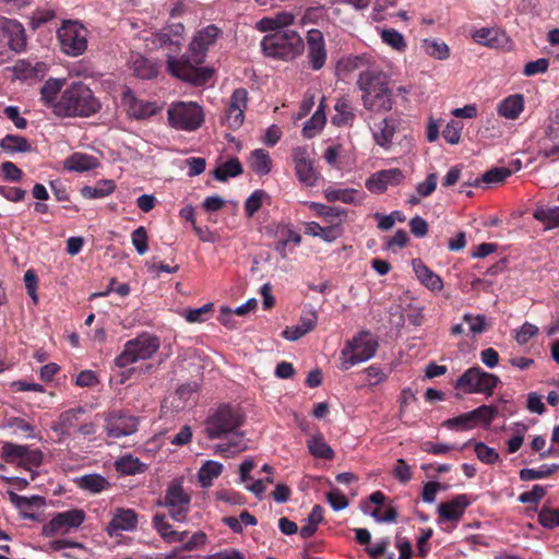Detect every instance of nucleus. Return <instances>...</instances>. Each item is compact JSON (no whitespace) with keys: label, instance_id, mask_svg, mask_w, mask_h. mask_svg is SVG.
Returning <instances> with one entry per match:
<instances>
[{"label":"nucleus","instance_id":"obj_1","mask_svg":"<svg viewBox=\"0 0 559 559\" xmlns=\"http://www.w3.org/2000/svg\"><path fill=\"white\" fill-rule=\"evenodd\" d=\"M222 31L214 24L198 31L189 44V53L177 58L167 56V71L175 78L195 86L205 85L213 76V69L201 67L209 48L215 44Z\"/></svg>","mask_w":559,"mask_h":559},{"label":"nucleus","instance_id":"obj_2","mask_svg":"<svg viewBox=\"0 0 559 559\" xmlns=\"http://www.w3.org/2000/svg\"><path fill=\"white\" fill-rule=\"evenodd\" d=\"M389 76L379 70H366L359 73L357 85L362 92L364 107L372 112H388L393 108V92L389 86Z\"/></svg>","mask_w":559,"mask_h":559},{"label":"nucleus","instance_id":"obj_3","mask_svg":"<svg viewBox=\"0 0 559 559\" xmlns=\"http://www.w3.org/2000/svg\"><path fill=\"white\" fill-rule=\"evenodd\" d=\"M100 103L83 82H72L61 93L55 106V115L66 117H91L100 110Z\"/></svg>","mask_w":559,"mask_h":559},{"label":"nucleus","instance_id":"obj_4","mask_svg":"<svg viewBox=\"0 0 559 559\" xmlns=\"http://www.w3.org/2000/svg\"><path fill=\"white\" fill-rule=\"evenodd\" d=\"M261 49L267 57L292 61L305 51V41L296 31H277L262 38Z\"/></svg>","mask_w":559,"mask_h":559},{"label":"nucleus","instance_id":"obj_5","mask_svg":"<svg viewBox=\"0 0 559 559\" xmlns=\"http://www.w3.org/2000/svg\"><path fill=\"white\" fill-rule=\"evenodd\" d=\"M160 347L159 338L150 333H142L129 340L122 352L115 358V365L124 368L139 360L150 359Z\"/></svg>","mask_w":559,"mask_h":559},{"label":"nucleus","instance_id":"obj_6","mask_svg":"<svg viewBox=\"0 0 559 559\" xmlns=\"http://www.w3.org/2000/svg\"><path fill=\"white\" fill-rule=\"evenodd\" d=\"M242 423L243 417L238 408L223 404L206 418L205 432L212 440L219 439L235 432Z\"/></svg>","mask_w":559,"mask_h":559},{"label":"nucleus","instance_id":"obj_7","mask_svg":"<svg viewBox=\"0 0 559 559\" xmlns=\"http://www.w3.org/2000/svg\"><path fill=\"white\" fill-rule=\"evenodd\" d=\"M379 347L378 340L369 331H360L353 340L347 341L341 355L343 368L350 367L371 359Z\"/></svg>","mask_w":559,"mask_h":559},{"label":"nucleus","instance_id":"obj_8","mask_svg":"<svg viewBox=\"0 0 559 559\" xmlns=\"http://www.w3.org/2000/svg\"><path fill=\"white\" fill-rule=\"evenodd\" d=\"M167 116L173 128L188 132L198 130L204 122L203 108L193 102L171 104Z\"/></svg>","mask_w":559,"mask_h":559},{"label":"nucleus","instance_id":"obj_9","mask_svg":"<svg viewBox=\"0 0 559 559\" xmlns=\"http://www.w3.org/2000/svg\"><path fill=\"white\" fill-rule=\"evenodd\" d=\"M87 29L78 21H66L57 31L61 50L71 57L82 55L87 49Z\"/></svg>","mask_w":559,"mask_h":559},{"label":"nucleus","instance_id":"obj_10","mask_svg":"<svg viewBox=\"0 0 559 559\" xmlns=\"http://www.w3.org/2000/svg\"><path fill=\"white\" fill-rule=\"evenodd\" d=\"M191 497L182 487V483L174 479L167 487L163 499L157 506L168 509L169 516L177 522H185L190 512Z\"/></svg>","mask_w":559,"mask_h":559},{"label":"nucleus","instance_id":"obj_11","mask_svg":"<svg viewBox=\"0 0 559 559\" xmlns=\"http://www.w3.org/2000/svg\"><path fill=\"white\" fill-rule=\"evenodd\" d=\"M500 382L492 373L484 371L480 367L468 368L455 382V389L464 393H483L491 395Z\"/></svg>","mask_w":559,"mask_h":559},{"label":"nucleus","instance_id":"obj_12","mask_svg":"<svg viewBox=\"0 0 559 559\" xmlns=\"http://www.w3.org/2000/svg\"><path fill=\"white\" fill-rule=\"evenodd\" d=\"M84 520L85 512L82 509L58 512L43 526V535L51 537L58 534H67L71 530L80 527Z\"/></svg>","mask_w":559,"mask_h":559},{"label":"nucleus","instance_id":"obj_13","mask_svg":"<svg viewBox=\"0 0 559 559\" xmlns=\"http://www.w3.org/2000/svg\"><path fill=\"white\" fill-rule=\"evenodd\" d=\"M3 44L20 53L26 48L27 37L24 26L19 21L0 15V45Z\"/></svg>","mask_w":559,"mask_h":559},{"label":"nucleus","instance_id":"obj_14","mask_svg":"<svg viewBox=\"0 0 559 559\" xmlns=\"http://www.w3.org/2000/svg\"><path fill=\"white\" fill-rule=\"evenodd\" d=\"M307 47V59L313 71L321 70L328 59V51L323 33L320 29L311 28L307 32L305 48Z\"/></svg>","mask_w":559,"mask_h":559},{"label":"nucleus","instance_id":"obj_15","mask_svg":"<svg viewBox=\"0 0 559 559\" xmlns=\"http://www.w3.org/2000/svg\"><path fill=\"white\" fill-rule=\"evenodd\" d=\"M105 430L108 437L115 439L130 436L138 430V419L120 411H114L105 418Z\"/></svg>","mask_w":559,"mask_h":559},{"label":"nucleus","instance_id":"obj_16","mask_svg":"<svg viewBox=\"0 0 559 559\" xmlns=\"http://www.w3.org/2000/svg\"><path fill=\"white\" fill-rule=\"evenodd\" d=\"M248 103V92L246 88H236L223 117V123L233 130L239 129L245 120V110Z\"/></svg>","mask_w":559,"mask_h":559},{"label":"nucleus","instance_id":"obj_17","mask_svg":"<svg viewBox=\"0 0 559 559\" xmlns=\"http://www.w3.org/2000/svg\"><path fill=\"white\" fill-rule=\"evenodd\" d=\"M405 180V175L400 168L382 169L367 178L365 186L371 192L381 194L389 186L397 187Z\"/></svg>","mask_w":559,"mask_h":559},{"label":"nucleus","instance_id":"obj_18","mask_svg":"<svg viewBox=\"0 0 559 559\" xmlns=\"http://www.w3.org/2000/svg\"><path fill=\"white\" fill-rule=\"evenodd\" d=\"M292 157L298 180L307 187H313L319 174L314 169L313 160L309 158L307 148L301 146L293 148Z\"/></svg>","mask_w":559,"mask_h":559},{"label":"nucleus","instance_id":"obj_19","mask_svg":"<svg viewBox=\"0 0 559 559\" xmlns=\"http://www.w3.org/2000/svg\"><path fill=\"white\" fill-rule=\"evenodd\" d=\"M121 102L128 115L138 120L154 116L158 110L155 103L139 99L129 87L122 92Z\"/></svg>","mask_w":559,"mask_h":559},{"label":"nucleus","instance_id":"obj_20","mask_svg":"<svg viewBox=\"0 0 559 559\" xmlns=\"http://www.w3.org/2000/svg\"><path fill=\"white\" fill-rule=\"evenodd\" d=\"M471 503L472 500L465 493L456 495L450 501L441 502L438 506L439 521L457 522Z\"/></svg>","mask_w":559,"mask_h":559},{"label":"nucleus","instance_id":"obj_21","mask_svg":"<svg viewBox=\"0 0 559 559\" xmlns=\"http://www.w3.org/2000/svg\"><path fill=\"white\" fill-rule=\"evenodd\" d=\"M138 526V514L132 509L119 508L107 526L109 536H119L122 531H134Z\"/></svg>","mask_w":559,"mask_h":559},{"label":"nucleus","instance_id":"obj_22","mask_svg":"<svg viewBox=\"0 0 559 559\" xmlns=\"http://www.w3.org/2000/svg\"><path fill=\"white\" fill-rule=\"evenodd\" d=\"M396 128L397 121L394 118H383L378 123H374V128L372 129L374 143L385 151L391 150Z\"/></svg>","mask_w":559,"mask_h":559},{"label":"nucleus","instance_id":"obj_23","mask_svg":"<svg viewBox=\"0 0 559 559\" xmlns=\"http://www.w3.org/2000/svg\"><path fill=\"white\" fill-rule=\"evenodd\" d=\"M412 266L417 280L429 290L439 293L443 289L442 278L428 267L423 260L413 259Z\"/></svg>","mask_w":559,"mask_h":559},{"label":"nucleus","instance_id":"obj_24","mask_svg":"<svg viewBox=\"0 0 559 559\" xmlns=\"http://www.w3.org/2000/svg\"><path fill=\"white\" fill-rule=\"evenodd\" d=\"M85 414V408L82 406L70 408L62 412L57 421L51 426V429L60 436H70L71 430L78 427L80 416Z\"/></svg>","mask_w":559,"mask_h":559},{"label":"nucleus","instance_id":"obj_25","mask_svg":"<svg viewBox=\"0 0 559 559\" xmlns=\"http://www.w3.org/2000/svg\"><path fill=\"white\" fill-rule=\"evenodd\" d=\"M475 43L489 48H501L507 41L506 33L495 27H481L472 34Z\"/></svg>","mask_w":559,"mask_h":559},{"label":"nucleus","instance_id":"obj_26","mask_svg":"<svg viewBox=\"0 0 559 559\" xmlns=\"http://www.w3.org/2000/svg\"><path fill=\"white\" fill-rule=\"evenodd\" d=\"M334 109L336 112L331 120L334 126L352 127L354 124L356 115L354 112L352 103L347 97H340L334 105Z\"/></svg>","mask_w":559,"mask_h":559},{"label":"nucleus","instance_id":"obj_27","mask_svg":"<svg viewBox=\"0 0 559 559\" xmlns=\"http://www.w3.org/2000/svg\"><path fill=\"white\" fill-rule=\"evenodd\" d=\"M66 84L64 79H49L40 88V100L46 107L52 109L55 114V106L58 104V99L62 93V87Z\"/></svg>","mask_w":559,"mask_h":559},{"label":"nucleus","instance_id":"obj_28","mask_svg":"<svg viewBox=\"0 0 559 559\" xmlns=\"http://www.w3.org/2000/svg\"><path fill=\"white\" fill-rule=\"evenodd\" d=\"M98 165V159L95 156L84 153H73L63 162L64 169L79 173L92 170Z\"/></svg>","mask_w":559,"mask_h":559},{"label":"nucleus","instance_id":"obj_29","mask_svg":"<svg viewBox=\"0 0 559 559\" xmlns=\"http://www.w3.org/2000/svg\"><path fill=\"white\" fill-rule=\"evenodd\" d=\"M310 207L313 209L318 216L323 218L324 223L330 226L342 227V224L346 217V210L337 206H329L321 203L312 202Z\"/></svg>","mask_w":559,"mask_h":559},{"label":"nucleus","instance_id":"obj_30","mask_svg":"<svg viewBox=\"0 0 559 559\" xmlns=\"http://www.w3.org/2000/svg\"><path fill=\"white\" fill-rule=\"evenodd\" d=\"M524 109V98L521 94L510 95L498 106V114L507 119H516Z\"/></svg>","mask_w":559,"mask_h":559},{"label":"nucleus","instance_id":"obj_31","mask_svg":"<svg viewBox=\"0 0 559 559\" xmlns=\"http://www.w3.org/2000/svg\"><path fill=\"white\" fill-rule=\"evenodd\" d=\"M80 489L90 493H99L110 488V483L99 474H87L76 479Z\"/></svg>","mask_w":559,"mask_h":559},{"label":"nucleus","instance_id":"obj_32","mask_svg":"<svg viewBox=\"0 0 559 559\" xmlns=\"http://www.w3.org/2000/svg\"><path fill=\"white\" fill-rule=\"evenodd\" d=\"M116 471L122 475L142 474L147 469V465L131 454L123 455L115 463Z\"/></svg>","mask_w":559,"mask_h":559},{"label":"nucleus","instance_id":"obj_33","mask_svg":"<svg viewBox=\"0 0 559 559\" xmlns=\"http://www.w3.org/2000/svg\"><path fill=\"white\" fill-rule=\"evenodd\" d=\"M324 98H322L317 111L313 116L305 123L302 128V135L306 139L313 138L319 131L322 130L326 122L325 114H324Z\"/></svg>","mask_w":559,"mask_h":559},{"label":"nucleus","instance_id":"obj_34","mask_svg":"<svg viewBox=\"0 0 559 559\" xmlns=\"http://www.w3.org/2000/svg\"><path fill=\"white\" fill-rule=\"evenodd\" d=\"M243 173L241 163L237 157H231L227 162L215 168L214 178L221 182L226 181L230 177H237Z\"/></svg>","mask_w":559,"mask_h":559},{"label":"nucleus","instance_id":"obj_35","mask_svg":"<svg viewBox=\"0 0 559 559\" xmlns=\"http://www.w3.org/2000/svg\"><path fill=\"white\" fill-rule=\"evenodd\" d=\"M0 147L10 154L31 152L32 146L28 140L22 135L7 134L0 141Z\"/></svg>","mask_w":559,"mask_h":559},{"label":"nucleus","instance_id":"obj_36","mask_svg":"<svg viewBox=\"0 0 559 559\" xmlns=\"http://www.w3.org/2000/svg\"><path fill=\"white\" fill-rule=\"evenodd\" d=\"M533 217L543 223L546 229L559 227V206H539L534 211Z\"/></svg>","mask_w":559,"mask_h":559},{"label":"nucleus","instance_id":"obj_37","mask_svg":"<svg viewBox=\"0 0 559 559\" xmlns=\"http://www.w3.org/2000/svg\"><path fill=\"white\" fill-rule=\"evenodd\" d=\"M223 472V465L215 461H206L198 473L199 483L203 488L210 487Z\"/></svg>","mask_w":559,"mask_h":559},{"label":"nucleus","instance_id":"obj_38","mask_svg":"<svg viewBox=\"0 0 559 559\" xmlns=\"http://www.w3.org/2000/svg\"><path fill=\"white\" fill-rule=\"evenodd\" d=\"M116 185L112 180H102L96 186H84L81 195L85 199H100L114 192Z\"/></svg>","mask_w":559,"mask_h":559},{"label":"nucleus","instance_id":"obj_39","mask_svg":"<svg viewBox=\"0 0 559 559\" xmlns=\"http://www.w3.org/2000/svg\"><path fill=\"white\" fill-rule=\"evenodd\" d=\"M251 168L258 175H267L272 169L270 155L263 148H257L251 153Z\"/></svg>","mask_w":559,"mask_h":559},{"label":"nucleus","instance_id":"obj_40","mask_svg":"<svg viewBox=\"0 0 559 559\" xmlns=\"http://www.w3.org/2000/svg\"><path fill=\"white\" fill-rule=\"evenodd\" d=\"M308 449L309 452L316 457L323 460L334 459L333 449L325 442L322 436H314L311 439H309Z\"/></svg>","mask_w":559,"mask_h":559},{"label":"nucleus","instance_id":"obj_41","mask_svg":"<svg viewBox=\"0 0 559 559\" xmlns=\"http://www.w3.org/2000/svg\"><path fill=\"white\" fill-rule=\"evenodd\" d=\"M27 455V445H20L12 442L3 443L1 448V457L7 463L23 464L24 456Z\"/></svg>","mask_w":559,"mask_h":559},{"label":"nucleus","instance_id":"obj_42","mask_svg":"<svg viewBox=\"0 0 559 559\" xmlns=\"http://www.w3.org/2000/svg\"><path fill=\"white\" fill-rule=\"evenodd\" d=\"M559 469V465L551 464L542 465L538 469L535 468H523L520 471L519 476L523 481L543 479L551 476L555 472Z\"/></svg>","mask_w":559,"mask_h":559},{"label":"nucleus","instance_id":"obj_43","mask_svg":"<svg viewBox=\"0 0 559 559\" xmlns=\"http://www.w3.org/2000/svg\"><path fill=\"white\" fill-rule=\"evenodd\" d=\"M380 37L384 44H386L396 51H404L407 47L404 36L395 28L382 29L380 33Z\"/></svg>","mask_w":559,"mask_h":559},{"label":"nucleus","instance_id":"obj_44","mask_svg":"<svg viewBox=\"0 0 559 559\" xmlns=\"http://www.w3.org/2000/svg\"><path fill=\"white\" fill-rule=\"evenodd\" d=\"M423 47L428 56L438 60H445L450 56V48L443 41L439 43L436 39H425Z\"/></svg>","mask_w":559,"mask_h":559},{"label":"nucleus","instance_id":"obj_45","mask_svg":"<svg viewBox=\"0 0 559 559\" xmlns=\"http://www.w3.org/2000/svg\"><path fill=\"white\" fill-rule=\"evenodd\" d=\"M442 426L450 430H471V429L475 428V425H474L472 415H469V412L444 420L442 423Z\"/></svg>","mask_w":559,"mask_h":559},{"label":"nucleus","instance_id":"obj_46","mask_svg":"<svg viewBox=\"0 0 559 559\" xmlns=\"http://www.w3.org/2000/svg\"><path fill=\"white\" fill-rule=\"evenodd\" d=\"M357 193L358 191L355 189H333L325 191V198L329 202L341 201L346 204H355Z\"/></svg>","mask_w":559,"mask_h":559},{"label":"nucleus","instance_id":"obj_47","mask_svg":"<svg viewBox=\"0 0 559 559\" xmlns=\"http://www.w3.org/2000/svg\"><path fill=\"white\" fill-rule=\"evenodd\" d=\"M154 43L159 47L169 48L173 52L179 51L182 46V43L179 39H175L166 28L154 34Z\"/></svg>","mask_w":559,"mask_h":559},{"label":"nucleus","instance_id":"obj_48","mask_svg":"<svg viewBox=\"0 0 559 559\" xmlns=\"http://www.w3.org/2000/svg\"><path fill=\"white\" fill-rule=\"evenodd\" d=\"M152 524L164 542L170 544V533H174L175 530H173V526L168 523L166 515L164 513H156L153 516Z\"/></svg>","mask_w":559,"mask_h":559},{"label":"nucleus","instance_id":"obj_49","mask_svg":"<svg viewBox=\"0 0 559 559\" xmlns=\"http://www.w3.org/2000/svg\"><path fill=\"white\" fill-rule=\"evenodd\" d=\"M496 413L497 409L493 406L481 405L469 412V415H472L474 425L476 427L479 424L489 425L492 421Z\"/></svg>","mask_w":559,"mask_h":559},{"label":"nucleus","instance_id":"obj_50","mask_svg":"<svg viewBox=\"0 0 559 559\" xmlns=\"http://www.w3.org/2000/svg\"><path fill=\"white\" fill-rule=\"evenodd\" d=\"M134 74L142 80H150L156 75L155 67L144 58H136L133 62Z\"/></svg>","mask_w":559,"mask_h":559},{"label":"nucleus","instance_id":"obj_51","mask_svg":"<svg viewBox=\"0 0 559 559\" xmlns=\"http://www.w3.org/2000/svg\"><path fill=\"white\" fill-rule=\"evenodd\" d=\"M474 451L478 460L485 464H495L500 459L499 453L493 448L480 441L475 443Z\"/></svg>","mask_w":559,"mask_h":559},{"label":"nucleus","instance_id":"obj_52","mask_svg":"<svg viewBox=\"0 0 559 559\" xmlns=\"http://www.w3.org/2000/svg\"><path fill=\"white\" fill-rule=\"evenodd\" d=\"M132 245L139 254L143 255L148 249V236L144 226H139L131 234Z\"/></svg>","mask_w":559,"mask_h":559},{"label":"nucleus","instance_id":"obj_53","mask_svg":"<svg viewBox=\"0 0 559 559\" xmlns=\"http://www.w3.org/2000/svg\"><path fill=\"white\" fill-rule=\"evenodd\" d=\"M213 310V304L209 302L200 308L189 309L186 311L185 318L190 323H200L209 319Z\"/></svg>","mask_w":559,"mask_h":559},{"label":"nucleus","instance_id":"obj_54","mask_svg":"<svg viewBox=\"0 0 559 559\" xmlns=\"http://www.w3.org/2000/svg\"><path fill=\"white\" fill-rule=\"evenodd\" d=\"M538 522L546 528L559 526V510L544 507L538 513Z\"/></svg>","mask_w":559,"mask_h":559},{"label":"nucleus","instance_id":"obj_55","mask_svg":"<svg viewBox=\"0 0 559 559\" xmlns=\"http://www.w3.org/2000/svg\"><path fill=\"white\" fill-rule=\"evenodd\" d=\"M511 176V170L506 167H496L486 171L479 179L480 183H499Z\"/></svg>","mask_w":559,"mask_h":559},{"label":"nucleus","instance_id":"obj_56","mask_svg":"<svg viewBox=\"0 0 559 559\" xmlns=\"http://www.w3.org/2000/svg\"><path fill=\"white\" fill-rule=\"evenodd\" d=\"M463 126L460 121L451 120L442 131L443 139L450 144H457L461 139Z\"/></svg>","mask_w":559,"mask_h":559},{"label":"nucleus","instance_id":"obj_57","mask_svg":"<svg viewBox=\"0 0 559 559\" xmlns=\"http://www.w3.org/2000/svg\"><path fill=\"white\" fill-rule=\"evenodd\" d=\"M207 540V536L204 532H195L189 539H187L182 546L179 548V550H185V551H193V550H197L201 547H203L205 545ZM178 551V549H175L174 550V556L176 555V552Z\"/></svg>","mask_w":559,"mask_h":559},{"label":"nucleus","instance_id":"obj_58","mask_svg":"<svg viewBox=\"0 0 559 559\" xmlns=\"http://www.w3.org/2000/svg\"><path fill=\"white\" fill-rule=\"evenodd\" d=\"M546 488L540 485H534L532 490L522 492L519 496V501L522 503L537 504L545 496Z\"/></svg>","mask_w":559,"mask_h":559},{"label":"nucleus","instance_id":"obj_59","mask_svg":"<svg viewBox=\"0 0 559 559\" xmlns=\"http://www.w3.org/2000/svg\"><path fill=\"white\" fill-rule=\"evenodd\" d=\"M370 515L377 521V522H385V523H394L396 522L399 518V513L396 508L389 503L385 506V510L382 513L379 508H376Z\"/></svg>","mask_w":559,"mask_h":559},{"label":"nucleus","instance_id":"obj_60","mask_svg":"<svg viewBox=\"0 0 559 559\" xmlns=\"http://www.w3.org/2000/svg\"><path fill=\"white\" fill-rule=\"evenodd\" d=\"M265 195L263 190H255L245 203V212L249 217H252L262 206V200Z\"/></svg>","mask_w":559,"mask_h":559},{"label":"nucleus","instance_id":"obj_61","mask_svg":"<svg viewBox=\"0 0 559 559\" xmlns=\"http://www.w3.org/2000/svg\"><path fill=\"white\" fill-rule=\"evenodd\" d=\"M438 176L431 173L427 176L426 180L416 186V192L421 198L431 195L437 189Z\"/></svg>","mask_w":559,"mask_h":559},{"label":"nucleus","instance_id":"obj_62","mask_svg":"<svg viewBox=\"0 0 559 559\" xmlns=\"http://www.w3.org/2000/svg\"><path fill=\"white\" fill-rule=\"evenodd\" d=\"M420 536L417 538V551L420 558H425L430 551L429 539L433 535V530L430 527L420 528Z\"/></svg>","mask_w":559,"mask_h":559},{"label":"nucleus","instance_id":"obj_63","mask_svg":"<svg viewBox=\"0 0 559 559\" xmlns=\"http://www.w3.org/2000/svg\"><path fill=\"white\" fill-rule=\"evenodd\" d=\"M548 67L549 60L546 58H539L527 62L524 67L523 74L526 76H534L536 74L545 73Z\"/></svg>","mask_w":559,"mask_h":559},{"label":"nucleus","instance_id":"obj_64","mask_svg":"<svg viewBox=\"0 0 559 559\" xmlns=\"http://www.w3.org/2000/svg\"><path fill=\"white\" fill-rule=\"evenodd\" d=\"M393 476L402 484H406L413 477L411 466L404 459H399L393 469Z\"/></svg>","mask_w":559,"mask_h":559}]
</instances>
